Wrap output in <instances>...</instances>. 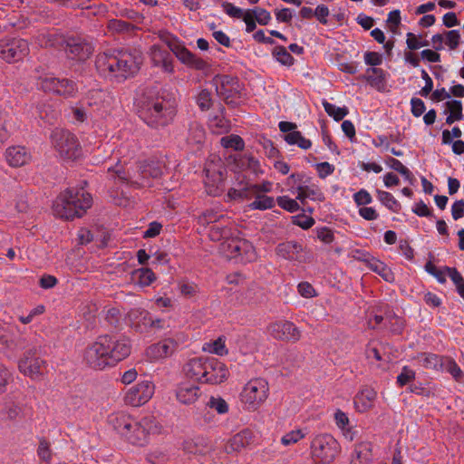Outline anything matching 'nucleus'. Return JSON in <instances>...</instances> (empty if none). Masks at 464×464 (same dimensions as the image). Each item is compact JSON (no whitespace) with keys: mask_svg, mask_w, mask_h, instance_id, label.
<instances>
[{"mask_svg":"<svg viewBox=\"0 0 464 464\" xmlns=\"http://www.w3.org/2000/svg\"><path fill=\"white\" fill-rule=\"evenodd\" d=\"M221 145L226 148H232L235 150H243L245 147L244 140L236 134L222 137L220 140Z\"/></svg>","mask_w":464,"mask_h":464,"instance_id":"41","label":"nucleus"},{"mask_svg":"<svg viewBox=\"0 0 464 464\" xmlns=\"http://www.w3.org/2000/svg\"><path fill=\"white\" fill-rule=\"evenodd\" d=\"M63 41L62 37L49 32H41L35 36V43L43 48L59 45Z\"/></svg>","mask_w":464,"mask_h":464,"instance_id":"34","label":"nucleus"},{"mask_svg":"<svg viewBox=\"0 0 464 464\" xmlns=\"http://www.w3.org/2000/svg\"><path fill=\"white\" fill-rule=\"evenodd\" d=\"M444 270L455 284L459 295L464 298V278L461 274L455 267L444 266Z\"/></svg>","mask_w":464,"mask_h":464,"instance_id":"42","label":"nucleus"},{"mask_svg":"<svg viewBox=\"0 0 464 464\" xmlns=\"http://www.w3.org/2000/svg\"><path fill=\"white\" fill-rule=\"evenodd\" d=\"M221 6L224 12L233 18L240 19L245 14L241 8L237 7L233 4L227 1L223 2Z\"/></svg>","mask_w":464,"mask_h":464,"instance_id":"58","label":"nucleus"},{"mask_svg":"<svg viewBox=\"0 0 464 464\" xmlns=\"http://www.w3.org/2000/svg\"><path fill=\"white\" fill-rule=\"evenodd\" d=\"M425 270L429 274H430L434 277H436L440 283L444 284L446 282V276L444 274V272H446V271L444 269L443 270L439 269L431 261H428L425 264Z\"/></svg>","mask_w":464,"mask_h":464,"instance_id":"56","label":"nucleus"},{"mask_svg":"<svg viewBox=\"0 0 464 464\" xmlns=\"http://www.w3.org/2000/svg\"><path fill=\"white\" fill-rule=\"evenodd\" d=\"M276 253L289 261L305 263L307 260L304 248L295 240L279 243L276 247Z\"/></svg>","mask_w":464,"mask_h":464,"instance_id":"19","label":"nucleus"},{"mask_svg":"<svg viewBox=\"0 0 464 464\" xmlns=\"http://www.w3.org/2000/svg\"><path fill=\"white\" fill-rule=\"evenodd\" d=\"M182 450L188 454H201L206 450V446L203 443L195 442L193 440H187L182 444Z\"/></svg>","mask_w":464,"mask_h":464,"instance_id":"47","label":"nucleus"},{"mask_svg":"<svg viewBox=\"0 0 464 464\" xmlns=\"http://www.w3.org/2000/svg\"><path fill=\"white\" fill-rule=\"evenodd\" d=\"M249 207L252 209L265 210L274 207V198L266 195L258 194L256 200H254Z\"/></svg>","mask_w":464,"mask_h":464,"instance_id":"46","label":"nucleus"},{"mask_svg":"<svg viewBox=\"0 0 464 464\" xmlns=\"http://www.w3.org/2000/svg\"><path fill=\"white\" fill-rule=\"evenodd\" d=\"M29 53V43L25 39L5 37L0 40V58L8 63L24 60Z\"/></svg>","mask_w":464,"mask_h":464,"instance_id":"12","label":"nucleus"},{"mask_svg":"<svg viewBox=\"0 0 464 464\" xmlns=\"http://www.w3.org/2000/svg\"><path fill=\"white\" fill-rule=\"evenodd\" d=\"M5 157L9 166L18 168L28 164L32 160L31 151L24 146H11L5 150Z\"/></svg>","mask_w":464,"mask_h":464,"instance_id":"23","label":"nucleus"},{"mask_svg":"<svg viewBox=\"0 0 464 464\" xmlns=\"http://www.w3.org/2000/svg\"><path fill=\"white\" fill-rule=\"evenodd\" d=\"M173 340L165 339L158 343L150 345L147 350V355L153 360L165 358L172 353Z\"/></svg>","mask_w":464,"mask_h":464,"instance_id":"28","label":"nucleus"},{"mask_svg":"<svg viewBox=\"0 0 464 464\" xmlns=\"http://www.w3.org/2000/svg\"><path fill=\"white\" fill-rule=\"evenodd\" d=\"M178 287L180 295L187 299H190L199 293L198 285L194 282H189L188 280H180L178 283Z\"/></svg>","mask_w":464,"mask_h":464,"instance_id":"36","label":"nucleus"},{"mask_svg":"<svg viewBox=\"0 0 464 464\" xmlns=\"http://www.w3.org/2000/svg\"><path fill=\"white\" fill-rule=\"evenodd\" d=\"M198 105L201 111H208L212 105L211 92L204 89L198 95Z\"/></svg>","mask_w":464,"mask_h":464,"instance_id":"53","label":"nucleus"},{"mask_svg":"<svg viewBox=\"0 0 464 464\" xmlns=\"http://www.w3.org/2000/svg\"><path fill=\"white\" fill-rule=\"evenodd\" d=\"M203 382L209 384H219L228 377V370L226 364L217 358H205Z\"/></svg>","mask_w":464,"mask_h":464,"instance_id":"17","label":"nucleus"},{"mask_svg":"<svg viewBox=\"0 0 464 464\" xmlns=\"http://www.w3.org/2000/svg\"><path fill=\"white\" fill-rule=\"evenodd\" d=\"M444 366L445 369L453 376L457 382L461 381L463 377L462 371L453 359L446 357L444 361Z\"/></svg>","mask_w":464,"mask_h":464,"instance_id":"48","label":"nucleus"},{"mask_svg":"<svg viewBox=\"0 0 464 464\" xmlns=\"http://www.w3.org/2000/svg\"><path fill=\"white\" fill-rule=\"evenodd\" d=\"M376 398V392L372 389L366 388L362 390L354 398V406L360 412H365L372 407Z\"/></svg>","mask_w":464,"mask_h":464,"instance_id":"29","label":"nucleus"},{"mask_svg":"<svg viewBox=\"0 0 464 464\" xmlns=\"http://www.w3.org/2000/svg\"><path fill=\"white\" fill-rule=\"evenodd\" d=\"M293 218V224L302 227L303 229H308L314 224V219L312 217H307L304 214L295 216Z\"/></svg>","mask_w":464,"mask_h":464,"instance_id":"59","label":"nucleus"},{"mask_svg":"<svg viewBox=\"0 0 464 464\" xmlns=\"http://www.w3.org/2000/svg\"><path fill=\"white\" fill-rule=\"evenodd\" d=\"M138 284L142 286L150 285L156 279L155 274L150 268H140L133 272Z\"/></svg>","mask_w":464,"mask_h":464,"instance_id":"38","label":"nucleus"},{"mask_svg":"<svg viewBox=\"0 0 464 464\" xmlns=\"http://www.w3.org/2000/svg\"><path fill=\"white\" fill-rule=\"evenodd\" d=\"M155 392L154 384L150 381L140 382L128 390L124 401L127 404L139 407L147 403Z\"/></svg>","mask_w":464,"mask_h":464,"instance_id":"15","label":"nucleus"},{"mask_svg":"<svg viewBox=\"0 0 464 464\" xmlns=\"http://www.w3.org/2000/svg\"><path fill=\"white\" fill-rule=\"evenodd\" d=\"M211 83L215 86L217 95L222 98L227 105L232 107L237 105V102L234 100L239 98L240 94V84L237 77L217 74L211 80Z\"/></svg>","mask_w":464,"mask_h":464,"instance_id":"11","label":"nucleus"},{"mask_svg":"<svg viewBox=\"0 0 464 464\" xmlns=\"http://www.w3.org/2000/svg\"><path fill=\"white\" fill-rule=\"evenodd\" d=\"M227 251L231 258L240 257L243 262H251L256 256L253 245L246 239L230 240L227 243Z\"/></svg>","mask_w":464,"mask_h":464,"instance_id":"20","label":"nucleus"},{"mask_svg":"<svg viewBox=\"0 0 464 464\" xmlns=\"http://www.w3.org/2000/svg\"><path fill=\"white\" fill-rule=\"evenodd\" d=\"M372 449L369 443H361L354 449L351 464H372Z\"/></svg>","mask_w":464,"mask_h":464,"instance_id":"31","label":"nucleus"},{"mask_svg":"<svg viewBox=\"0 0 464 464\" xmlns=\"http://www.w3.org/2000/svg\"><path fill=\"white\" fill-rule=\"evenodd\" d=\"M64 51L72 60L84 61L92 53V46L81 38L71 37L63 40Z\"/></svg>","mask_w":464,"mask_h":464,"instance_id":"18","label":"nucleus"},{"mask_svg":"<svg viewBox=\"0 0 464 464\" xmlns=\"http://www.w3.org/2000/svg\"><path fill=\"white\" fill-rule=\"evenodd\" d=\"M366 81L372 86L382 84L384 78V72L381 68L372 67L366 70Z\"/></svg>","mask_w":464,"mask_h":464,"instance_id":"45","label":"nucleus"},{"mask_svg":"<svg viewBox=\"0 0 464 464\" xmlns=\"http://www.w3.org/2000/svg\"><path fill=\"white\" fill-rule=\"evenodd\" d=\"M130 352L131 343L126 336L104 334L85 349L83 361L92 369L104 370L115 366L127 358Z\"/></svg>","mask_w":464,"mask_h":464,"instance_id":"1","label":"nucleus"},{"mask_svg":"<svg viewBox=\"0 0 464 464\" xmlns=\"http://www.w3.org/2000/svg\"><path fill=\"white\" fill-rule=\"evenodd\" d=\"M277 204L280 208L288 212L294 213L300 208L299 204L295 199L290 198L287 196H281L277 198Z\"/></svg>","mask_w":464,"mask_h":464,"instance_id":"49","label":"nucleus"},{"mask_svg":"<svg viewBox=\"0 0 464 464\" xmlns=\"http://www.w3.org/2000/svg\"><path fill=\"white\" fill-rule=\"evenodd\" d=\"M272 54L283 65H293L295 59L285 46L278 45L273 49Z\"/></svg>","mask_w":464,"mask_h":464,"instance_id":"43","label":"nucleus"},{"mask_svg":"<svg viewBox=\"0 0 464 464\" xmlns=\"http://www.w3.org/2000/svg\"><path fill=\"white\" fill-rule=\"evenodd\" d=\"M267 332L278 341L295 343L301 338V331L294 323L287 320L271 323L267 326Z\"/></svg>","mask_w":464,"mask_h":464,"instance_id":"16","label":"nucleus"},{"mask_svg":"<svg viewBox=\"0 0 464 464\" xmlns=\"http://www.w3.org/2000/svg\"><path fill=\"white\" fill-rule=\"evenodd\" d=\"M9 114L0 110V147L8 139L7 124L9 121Z\"/></svg>","mask_w":464,"mask_h":464,"instance_id":"52","label":"nucleus"},{"mask_svg":"<svg viewBox=\"0 0 464 464\" xmlns=\"http://www.w3.org/2000/svg\"><path fill=\"white\" fill-rule=\"evenodd\" d=\"M418 358L425 368L438 370L444 366L446 357H442L435 353H422Z\"/></svg>","mask_w":464,"mask_h":464,"instance_id":"33","label":"nucleus"},{"mask_svg":"<svg viewBox=\"0 0 464 464\" xmlns=\"http://www.w3.org/2000/svg\"><path fill=\"white\" fill-rule=\"evenodd\" d=\"M304 191H306V195L308 196L309 198H311L313 200H317L320 202L324 201L325 197L317 185H315V184L308 185V183H307L306 185H304Z\"/></svg>","mask_w":464,"mask_h":464,"instance_id":"54","label":"nucleus"},{"mask_svg":"<svg viewBox=\"0 0 464 464\" xmlns=\"http://www.w3.org/2000/svg\"><path fill=\"white\" fill-rule=\"evenodd\" d=\"M161 44H156L150 48V59L154 66L160 67L165 72H173L174 37L169 32L161 31L159 34Z\"/></svg>","mask_w":464,"mask_h":464,"instance_id":"8","label":"nucleus"},{"mask_svg":"<svg viewBox=\"0 0 464 464\" xmlns=\"http://www.w3.org/2000/svg\"><path fill=\"white\" fill-rule=\"evenodd\" d=\"M140 57L125 51H107L96 56L95 66L101 75L117 82L133 76L139 70Z\"/></svg>","mask_w":464,"mask_h":464,"instance_id":"2","label":"nucleus"},{"mask_svg":"<svg viewBox=\"0 0 464 464\" xmlns=\"http://www.w3.org/2000/svg\"><path fill=\"white\" fill-rule=\"evenodd\" d=\"M38 89L44 92H53L65 98L72 97L76 94L78 88L76 83L66 78H56L53 76L39 77L36 82Z\"/></svg>","mask_w":464,"mask_h":464,"instance_id":"14","label":"nucleus"},{"mask_svg":"<svg viewBox=\"0 0 464 464\" xmlns=\"http://www.w3.org/2000/svg\"><path fill=\"white\" fill-rule=\"evenodd\" d=\"M92 198L83 188H70L62 192L53 205V214L61 218H81L92 207Z\"/></svg>","mask_w":464,"mask_h":464,"instance_id":"5","label":"nucleus"},{"mask_svg":"<svg viewBox=\"0 0 464 464\" xmlns=\"http://www.w3.org/2000/svg\"><path fill=\"white\" fill-rule=\"evenodd\" d=\"M253 439V433L246 429L234 435L226 444L225 450L227 454L240 451L248 446Z\"/></svg>","mask_w":464,"mask_h":464,"instance_id":"25","label":"nucleus"},{"mask_svg":"<svg viewBox=\"0 0 464 464\" xmlns=\"http://www.w3.org/2000/svg\"><path fill=\"white\" fill-rule=\"evenodd\" d=\"M46 365V362L41 358L40 345L26 350L18 362L19 371L32 379L43 375Z\"/></svg>","mask_w":464,"mask_h":464,"instance_id":"13","label":"nucleus"},{"mask_svg":"<svg viewBox=\"0 0 464 464\" xmlns=\"http://www.w3.org/2000/svg\"><path fill=\"white\" fill-rule=\"evenodd\" d=\"M384 326L389 328L391 332L394 334H401L404 328V322L401 317L392 312H389L385 315Z\"/></svg>","mask_w":464,"mask_h":464,"instance_id":"37","label":"nucleus"},{"mask_svg":"<svg viewBox=\"0 0 464 464\" xmlns=\"http://www.w3.org/2000/svg\"><path fill=\"white\" fill-rule=\"evenodd\" d=\"M108 172L113 173V177L119 179L122 182L131 183L137 186L144 185V179H141L140 178L139 165L136 169H128L126 170L121 161L118 160L115 166L108 168Z\"/></svg>","mask_w":464,"mask_h":464,"instance_id":"22","label":"nucleus"},{"mask_svg":"<svg viewBox=\"0 0 464 464\" xmlns=\"http://www.w3.org/2000/svg\"><path fill=\"white\" fill-rule=\"evenodd\" d=\"M206 405L211 409H215L219 414H224L228 411V404L221 397H210L209 401L206 403Z\"/></svg>","mask_w":464,"mask_h":464,"instance_id":"51","label":"nucleus"},{"mask_svg":"<svg viewBox=\"0 0 464 464\" xmlns=\"http://www.w3.org/2000/svg\"><path fill=\"white\" fill-rule=\"evenodd\" d=\"M268 394V382L264 378H254L244 386L240 400L247 409L255 411L266 401Z\"/></svg>","mask_w":464,"mask_h":464,"instance_id":"9","label":"nucleus"},{"mask_svg":"<svg viewBox=\"0 0 464 464\" xmlns=\"http://www.w3.org/2000/svg\"><path fill=\"white\" fill-rule=\"evenodd\" d=\"M260 143L268 158H276L280 155L279 150L274 145L271 140L264 138Z\"/></svg>","mask_w":464,"mask_h":464,"instance_id":"63","label":"nucleus"},{"mask_svg":"<svg viewBox=\"0 0 464 464\" xmlns=\"http://www.w3.org/2000/svg\"><path fill=\"white\" fill-rule=\"evenodd\" d=\"M446 111H449L450 114L446 118V124L451 125L457 121H460L463 119V109L462 102L459 100H451L445 103Z\"/></svg>","mask_w":464,"mask_h":464,"instance_id":"32","label":"nucleus"},{"mask_svg":"<svg viewBox=\"0 0 464 464\" xmlns=\"http://www.w3.org/2000/svg\"><path fill=\"white\" fill-rule=\"evenodd\" d=\"M205 370V358H193L189 360L183 367L185 375L190 379H195L203 382Z\"/></svg>","mask_w":464,"mask_h":464,"instance_id":"27","label":"nucleus"},{"mask_svg":"<svg viewBox=\"0 0 464 464\" xmlns=\"http://www.w3.org/2000/svg\"><path fill=\"white\" fill-rule=\"evenodd\" d=\"M253 10V14L256 17V22L260 25H266L271 20V14L268 11L264 8L256 7Z\"/></svg>","mask_w":464,"mask_h":464,"instance_id":"62","label":"nucleus"},{"mask_svg":"<svg viewBox=\"0 0 464 464\" xmlns=\"http://www.w3.org/2000/svg\"><path fill=\"white\" fill-rule=\"evenodd\" d=\"M53 149L61 158L76 160L82 155V146L77 137L69 130L55 129L51 134Z\"/></svg>","mask_w":464,"mask_h":464,"instance_id":"7","label":"nucleus"},{"mask_svg":"<svg viewBox=\"0 0 464 464\" xmlns=\"http://www.w3.org/2000/svg\"><path fill=\"white\" fill-rule=\"evenodd\" d=\"M205 173L204 184L206 191L209 196H220L225 190V176L227 169L221 159L214 156L208 159L204 166Z\"/></svg>","mask_w":464,"mask_h":464,"instance_id":"6","label":"nucleus"},{"mask_svg":"<svg viewBox=\"0 0 464 464\" xmlns=\"http://www.w3.org/2000/svg\"><path fill=\"white\" fill-rule=\"evenodd\" d=\"M108 27L110 30L117 33L130 32L134 28L130 23L121 19L111 20L108 24Z\"/></svg>","mask_w":464,"mask_h":464,"instance_id":"50","label":"nucleus"},{"mask_svg":"<svg viewBox=\"0 0 464 464\" xmlns=\"http://www.w3.org/2000/svg\"><path fill=\"white\" fill-rule=\"evenodd\" d=\"M109 422L118 434L140 447L148 443L150 434L160 432L161 430L153 416L137 420L123 411L110 415Z\"/></svg>","mask_w":464,"mask_h":464,"instance_id":"3","label":"nucleus"},{"mask_svg":"<svg viewBox=\"0 0 464 464\" xmlns=\"http://www.w3.org/2000/svg\"><path fill=\"white\" fill-rule=\"evenodd\" d=\"M173 100L152 87L140 89L135 98L139 117L150 126L166 124L167 116L172 112Z\"/></svg>","mask_w":464,"mask_h":464,"instance_id":"4","label":"nucleus"},{"mask_svg":"<svg viewBox=\"0 0 464 464\" xmlns=\"http://www.w3.org/2000/svg\"><path fill=\"white\" fill-rule=\"evenodd\" d=\"M411 111L414 117L421 116L426 110L424 102L420 98H416V97L411 98Z\"/></svg>","mask_w":464,"mask_h":464,"instance_id":"64","label":"nucleus"},{"mask_svg":"<svg viewBox=\"0 0 464 464\" xmlns=\"http://www.w3.org/2000/svg\"><path fill=\"white\" fill-rule=\"evenodd\" d=\"M37 453L41 459L50 461L52 459L50 443L45 440H42L39 443Z\"/></svg>","mask_w":464,"mask_h":464,"instance_id":"61","label":"nucleus"},{"mask_svg":"<svg viewBox=\"0 0 464 464\" xmlns=\"http://www.w3.org/2000/svg\"><path fill=\"white\" fill-rule=\"evenodd\" d=\"M446 35V44L449 46L450 50H455L458 48L460 42V34L459 30H450L445 32Z\"/></svg>","mask_w":464,"mask_h":464,"instance_id":"55","label":"nucleus"},{"mask_svg":"<svg viewBox=\"0 0 464 464\" xmlns=\"http://www.w3.org/2000/svg\"><path fill=\"white\" fill-rule=\"evenodd\" d=\"M340 450L338 441L330 434H320L314 438L311 442V451L314 459L322 463L332 462Z\"/></svg>","mask_w":464,"mask_h":464,"instance_id":"10","label":"nucleus"},{"mask_svg":"<svg viewBox=\"0 0 464 464\" xmlns=\"http://www.w3.org/2000/svg\"><path fill=\"white\" fill-rule=\"evenodd\" d=\"M304 437V434L301 430H292L282 437L281 442L284 445H290L296 443Z\"/></svg>","mask_w":464,"mask_h":464,"instance_id":"60","label":"nucleus"},{"mask_svg":"<svg viewBox=\"0 0 464 464\" xmlns=\"http://www.w3.org/2000/svg\"><path fill=\"white\" fill-rule=\"evenodd\" d=\"M200 394L198 386L190 383H181L176 391V399L183 404H194Z\"/></svg>","mask_w":464,"mask_h":464,"instance_id":"26","label":"nucleus"},{"mask_svg":"<svg viewBox=\"0 0 464 464\" xmlns=\"http://www.w3.org/2000/svg\"><path fill=\"white\" fill-rule=\"evenodd\" d=\"M379 200L390 210L399 212L401 206L398 200L390 193L384 190H376Z\"/></svg>","mask_w":464,"mask_h":464,"instance_id":"35","label":"nucleus"},{"mask_svg":"<svg viewBox=\"0 0 464 464\" xmlns=\"http://www.w3.org/2000/svg\"><path fill=\"white\" fill-rule=\"evenodd\" d=\"M323 106L326 113L333 117L335 121H342L348 114V109L346 107H335L334 104L328 102L327 101L323 102Z\"/></svg>","mask_w":464,"mask_h":464,"instance_id":"44","label":"nucleus"},{"mask_svg":"<svg viewBox=\"0 0 464 464\" xmlns=\"http://www.w3.org/2000/svg\"><path fill=\"white\" fill-rule=\"evenodd\" d=\"M414 378L415 372L408 368L407 366H404L402 368L401 372L397 376V383L399 384V386L402 387L411 381L414 380Z\"/></svg>","mask_w":464,"mask_h":464,"instance_id":"57","label":"nucleus"},{"mask_svg":"<svg viewBox=\"0 0 464 464\" xmlns=\"http://www.w3.org/2000/svg\"><path fill=\"white\" fill-rule=\"evenodd\" d=\"M364 256L367 257L366 259H362V262L365 263L368 268L377 273L385 281L389 282L390 276L392 275V273L391 270L387 267V266L379 259L372 256L370 254H364Z\"/></svg>","mask_w":464,"mask_h":464,"instance_id":"30","label":"nucleus"},{"mask_svg":"<svg viewBox=\"0 0 464 464\" xmlns=\"http://www.w3.org/2000/svg\"><path fill=\"white\" fill-rule=\"evenodd\" d=\"M139 170L140 172L141 179H148L149 178H157L160 175V169L153 163L143 161L139 163Z\"/></svg>","mask_w":464,"mask_h":464,"instance_id":"40","label":"nucleus"},{"mask_svg":"<svg viewBox=\"0 0 464 464\" xmlns=\"http://www.w3.org/2000/svg\"><path fill=\"white\" fill-rule=\"evenodd\" d=\"M176 58H178L182 63L195 70H205L209 67V64L206 61L197 57L186 47L179 46L178 44H176Z\"/></svg>","mask_w":464,"mask_h":464,"instance_id":"24","label":"nucleus"},{"mask_svg":"<svg viewBox=\"0 0 464 464\" xmlns=\"http://www.w3.org/2000/svg\"><path fill=\"white\" fill-rule=\"evenodd\" d=\"M188 131V142L194 144H200L204 141L206 133L204 128L200 124L197 122L191 123L189 125Z\"/></svg>","mask_w":464,"mask_h":464,"instance_id":"39","label":"nucleus"},{"mask_svg":"<svg viewBox=\"0 0 464 464\" xmlns=\"http://www.w3.org/2000/svg\"><path fill=\"white\" fill-rule=\"evenodd\" d=\"M130 321L136 327L142 329L147 327H163V320L153 319L150 314L142 308H132L128 313Z\"/></svg>","mask_w":464,"mask_h":464,"instance_id":"21","label":"nucleus"}]
</instances>
